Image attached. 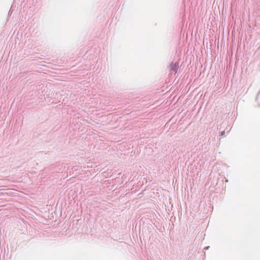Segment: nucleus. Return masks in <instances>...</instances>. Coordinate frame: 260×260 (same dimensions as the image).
<instances>
[{"label":"nucleus","mask_w":260,"mask_h":260,"mask_svg":"<svg viewBox=\"0 0 260 260\" xmlns=\"http://www.w3.org/2000/svg\"><path fill=\"white\" fill-rule=\"evenodd\" d=\"M12 12L11 11V9H10V11H9V14H9V15H11Z\"/></svg>","instance_id":"f257e3e1"}]
</instances>
